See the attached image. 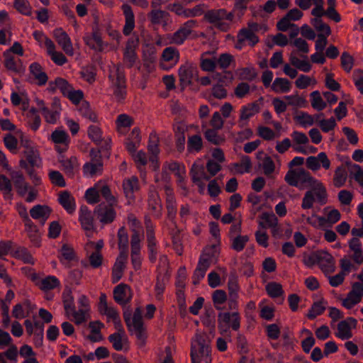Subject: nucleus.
I'll list each match as a JSON object with an SVG mask.
<instances>
[{"label": "nucleus", "mask_w": 363, "mask_h": 363, "mask_svg": "<svg viewBox=\"0 0 363 363\" xmlns=\"http://www.w3.org/2000/svg\"><path fill=\"white\" fill-rule=\"evenodd\" d=\"M53 36L57 44L61 47L63 51L68 55H74V48L70 38L62 28H58L53 30Z\"/></svg>", "instance_id": "14"}, {"label": "nucleus", "mask_w": 363, "mask_h": 363, "mask_svg": "<svg viewBox=\"0 0 363 363\" xmlns=\"http://www.w3.org/2000/svg\"><path fill=\"white\" fill-rule=\"evenodd\" d=\"M11 255H12V257L23 261L24 263H34V260L32 255L25 247H17L11 251Z\"/></svg>", "instance_id": "52"}, {"label": "nucleus", "mask_w": 363, "mask_h": 363, "mask_svg": "<svg viewBox=\"0 0 363 363\" xmlns=\"http://www.w3.org/2000/svg\"><path fill=\"white\" fill-rule=\"evenodd\" d=\"M171 173L174 174L177 178L181 177L186 174V169L183 164L178 162H166L162 167V173L155 177V182L157 183L158 186L164 189L166 194L167 208L169 213L174 215L176 213V200L173 189L169 184Z\"/></svg>", "instance_id": "1"}, {"label": "nucleus", "mask_w": 363, "mask_h": 363, "mask_svg": "<svg viewBox=\"0 0 363 363\" xmlns=\"http://www.w3.org/2000/svg\"><path fill=\"white\" fill-rule=\"evenodd\" d=\"M79 220L86 235L90 236L94 230V225L92 214L86 206H81Z\"/></svg>", "instance_id": "19"}, {"label": "nucleus", "mask_w": 363, "mask_h": 363, "mask_svg": "<svg viewBox=\"0 0 363 363\" xmlns=\"http://www.w3.org/2000/svg\"><path fill=\"white\" fill-rule=\"evenodd\" d=\"M209 342L204 333H197L191 341V356L192 363H211Z\"/></svg>", "instance_id": "3"}, {"label": "nucleus", "mask_w": 363, "mask_h": 363, "mask_svg": "<svg viewBox=\"0 0 363 363\" xmlns=\"http://www.w3.org/2000/svg\"><path fill=\"white\" fill-rule=\"evenodd\" d=\"M4 57V66L10 71L13 72H20L21 67L20 65L21 60L14 57L13 54L9 51H4L3 53Z\"/></svg>", "instance_id": "50"}, {"label": "nucleus", "mask_w": 363, "mask_h": 363, "mask_svg": "<svg viewBox=\"0 0 363 363\" xmlns=\"http://www.w3.org/2000/svg\"><path fill=\"white\" fill-rule=\"evenodd\" d=\"M138 45V41L135 38L130 39L125 45L123 52L124 63L129 67H133L138 60L135 50Z\"/></svg>", "instance_id": "18"}, {"label": "nucleus", "mask_w": 363, "mask_h": 363, "mask_svg": "<svg viewBox=\"0 0 363 363\" xmlns=\"http://www.w3.org/2000/svg\"><path fill=\"white\" fill-rule=\"evenodd\" d=\"M109 79L113 95L118 101L124 99L126 91L125 85V77L123 70L117 65H113L110 69Z\"/></svg>", "instance_id": "4"}, {"label": "nucleus", "mask_w": 363, "mask_h": 363, "mask_svg": "<svg viewBox=\"0 0 363 363\" xmlns=\"http://www.w3.org/2000/svg\"><path fill=\"white\" fill-rule=\"evenodd\" d=\"M116 328L117 329L118 332L111 335L108 339L109 341L112 343L113 348L116 350L120 351L125 347L127 344V337L125 335V331L122 329L121 324L120 327Z\"/></svg>", "instance_id": "31"}, {"label": "nucleus", "mask_w": 363, "mask_h": 363, "mask_svg": "<svg viewBox=\"0 0 363 363\" xmlns=\"http://www.w3.org/2000/svg\"><path fill=\"white\" fill-rule=\"evenodd\" d=\"M36 285L43 291H48L59 286L60 281L55 276H48L38 280Z\"/></svg>", "instance_id": "51"}, {"label": "nucleus", "mask_w": 363, "mask_h": 363, "mask_svg": "<svg viewBox=\"0 0 363 363\" xmlns=\"http://www.w3.org/2000/svg\"><path fill=\"white\" fill-rule=\"evenodd\" d=\"M91 333L89 339L92 342H100L103 337L101 333V329L104 327V324L100 321H92L89 324Z\"/></svg>", "instance_id": "55"}, {"label": "nucleus", "mask_w": 363, "mask_h": 363, "mask_svg": "<svg viewBox=\"0 0 363 363\" xmlns=\"http://www.w3.org/2000/svg\"><path fill=\"white\" fill-rule=\"evenodd\" d=\"M252 167V163L248 156H242L240 162L233 165L232 170L235 173L244 174L248 172Z\"/></svg>", "instance_id": "60"}, {"label": "nucleus", "mask_w": 363, "mask_h": 363, "mask_svg": "<svg viewBox=\"0 0 363 363\" xmlns=\"http://www.w3.org/2000/svg\"><path fill=\"white\" fill-rule=\"evenodd\" d=\"M128 258V253L120 252L113 267L112 279L113 283L118 282L122 277Z\"/></svg>", "instance_id": "29"}, {"label": "nucleus", "mask_w": 363, "mask_h": 363, "mask_svg": "<svg viewBox=\"0 0 363 363\" xmlns=\"http://www.w3.org/2000/svg\"><path fill=\"white\" fill-rule=\"evenodd\" d=\"M33 35L38 45L41 48H44L46 51L53 48L54 42L48 38L43 32L35 30L33 32Z\"/></svg>", "instance_id": "64"}, {"label": "nucleus", "mask_w": 363, "mask_h": 363, "mask_svg": "<svg viewBox=\"0 0 363 363\" xmlns=\"http://www.w3.org/2000/svg\"><path fill=\"white\" fill-rule=\"evenodd\" d=\"M50 213L51 209L50 207L45 205H36L30 211L31 217L43 223L49 218Z\"/></svg>", "instance_id": "35"}, {"label": "nucleus", "mask_w": 363, "mask_h": 363, "mask_svg": "<svg viewBox=\"0 0 363 363\" xmlns=\"http://www.w3.org/2000/svg\"><path fill=\"white\" fill-rule=\"evenodd\" d=\"M284 99L286 101L288 106H291L294 108H303L307 106L306 99L298 94L285 95Z\"/></svg>", "instance_id": "56"}, {"label": "nucleus", "mask_w": 363, "mask_h": 363, "mask_svg": "<svg viewBox=\"0 0 363 363\" xmlns=\"http://www.w3.org/2000/svg\"><path fill=\"white\" fill-rule=\"evenodd\" d=\"M124 318L129 330L135 334L138 340L144 341L145 335L143 331L142 312L140 308L135 309L133 315L125 313Z\"/></svg>", "instance_id": "7"}, {"label": "nucleus", "mask_w": 363, "mask_h": 363, "mask_svg": "<svg viewBox=\"0 0 363 363\" xmlns=\"http://www.w3.org/2000/svg\"><path fill=\"white\" fill-rule=\"evenodd\" d=\"M92 160L90 162L84 166V173L86 177H94L102 172V163L97 159V154L93 150L91 151Z\"/></svg>", "instance_id": "27"}, {"label": "nucleus", "mask_w": 363, "mask_h": 363, "mask_svg": "<svg viewBox=\"0 0 363 363\" xmlns=\"http://www.w3.org/2000/svg\"><path fill=\"white\" fill-rule=\"evenodd\" d=\"M113 298L118 303L126 304L132 298L130 288L127 284H120L113 290Z\"/></svg>", "instance_id": "24"}, {"label": "nucleus", "mask_w": 363, "mask_h": 363, "mask_svg": "<svg viewBox=\"0 0 363 363\" xmlns=\"http://www.w3.org/2000/svg\"><path fill=\"white\" fill-rule=\"evenodd\" d=\"M179 60V51L173 47H168L162 52L160 67L164 70H168L175 66Z\"/></svg>", "instance_id": "13"}, {"label": "nucleus", "mask_w": 363, "mask_h": 363, "mask_svg": "<svg viewBox=\"0 0 363 363\" xmlns=\"http://www.w3.org/2000/svg\"><path fill=\"white\" fill-rule=\"evenodd\" d=\"M48 139L54 145L55 150L60 154L68 149L70 143L69 136L62 127L55 128Z\"/></svg>", "instance_id": "9"}, {"label": "nucleus", "mask_w": 363, "mask_h": 363, "mask_svg": "<svg viewBox=\"0 0 363 363\" xmlns=\"http://www.w3.org/2000/svg\"><path fill=\"white\" fill-rule=\"evenodd\" d=\"M99 313L106 317L108 322H112L116 328L120 327L121 320L118 311L107 301L105 294H101L98 303Z\"/></svg>", "instance_id": "8"}, {"label": "nucleus", "mask_w": 363, "mask_h": 363, "mask_svg": "<svg viewBox=\"0 0 363 363\" xmlns=\"http://www.w3.org/2000/svg\"><path fill=\"white\" fill-rule=\"evenodd\" d=\"M255 239L257 244L264 248L269 246V236L264 229V223L259 222L258 230L255 232Z\"/></svg>", "instance_id": "59"}, {"label": "nucleus", "mask_w": 363, "mask_h": 363, "mask_svg": "<svg viewBox=\"0 0 363 363\" xmlns=\"http://www.w3.org/2000/svg\"><path fill=\"white\" fill-rule=\"evenodd\" d=\"M220 255V243L215 242L212 245L206 247L201 255L199 260H203L206 264L210 266L212 263L217 261Z\"/></svg>", "instance_id": "25"}, {"label": "nucleus", "mask_w": 363, "mask_h": 363, "mask_svg": "<svg viewBox=\"0 0 363 363\" xmlns=\"http://www.w3.org/2000/svg\"><path fill=\"white\" fill-rule=\"evenodd\" d=\"M257 157L260 160L259 166L266 176L270 177L278 172L273 160L269 156L264 155V152H258Z\"/></svg>", "instance_id": "23"}, {"label": "nucleus", "mask_w": 363, "mask_h": 363, "mask_svg": "<svg viewBox=\"0 0 363 363\" xmlns=\"http://www.w3.org/2000/svg\"><path fill=\"white\" fill-rule=\"evenodd\" d=\"M216 65V57L213 52H205L201 57V67L203 71H213Z\"/></svg>", "instance_id": "47"}, {"label": "nucleus", "mask_w": 363, "mask_h": 363, "mask_svg": "<svg viewBox=\"0 0 363 363\" xmlns=\"http://www.w3.org/2000/svg\"><path fill=\"white\" fill-rule=\"evenodd\" d=\"M123 188L125 197L129 200V203L134 198V193L139 189L138 179L136 177L126 178L123 182Z\"/></svg>", "instance_id": "32"}, {"label": "nucleus", "mask_w": 363, "mask_h": 363, "mask_svg": "<svg viewBox=\"0 0 363 363\" xmlns=\"http://www.w3.org/2000/svg\"><path fill=\"white\" fill-rule=\"evenodd\" d=\"M327 306L328 302L323 298H321L315 301L308 311L307 317L310 319L315 318V317L322 314L324 312Z\"/></svg>", "instance_id": "53"}, {"label": "nucleus", "mask_w": 363, "mask_h": 363, "mask_svg": "<svg viewBox=\"0 0 363 363\" xmlns=\"http://www.w3.org/2000/svg\"><path fill=\"white\" fill-rule=\"evenodd\" d=\"M295 3L303 10L308 9L313 4L314 8L311 11V14L313 16H323V0H295Z\"/></svg>", "instance_id": "21"}, {"label": "nucleus", "mask_w": 363, "mask_h": 363, "mask_svg": "<svg viewBox=\"0 0 363 363\" xmlns=\"http://www.w3.org/2000/svg\"><path fill=\"white\" fill-rule=\"evenodd\" d=\"M205 18L222 31H226L233 20V14L224 9L213 10L205 14Z\"/></svg>", "instance_id": "6"}, {"label": "nucleus", "mask_w": 363, "mask_h": 363, "mask_svg": "<svg viewBox=\"0 0 363 363\" xmlns=\"http://www.w3.org/2000/svg\"><path fill=\"white\" fill-rule=\"evenodd\" d=\"M122 10L125 16V23L123 27V33L128 35L135 28V16L130 6L124 4Z\"/></svg>", "instance_id": "38"}, {"label": "nucleus", "mask_w": 363, "mask_h": 363, "mask_svg": "<svg viewBox=\"0 0 363 363\" xmlns=\"http://www.w3.org/2000/svg\"><path fill=\"white\" fill-rule=\"evenodd\" d=\"M133 124V118L125 113L120 114L116 120V130L122 135L125 134Z\"/></svg>", "instance_id": "41"}, {"label": "nucleus", "mask_w": 363, "mask_h": 363, "mask_svg": "<svg viewBox=\"0 0 363 363\" xmlns=\"http://www.w3.org/2000/svg\"><path fill=\"white\" fill-rule=\"evenodd\" d=\"M228 276L227 269L224 267H218L208 275V285L211 288H216L222 285Z\"/></svg>", "instance_id": "20"}, {"label": "nucleus", "mask_w": 363, "mask_h": 363, "mask_svg": "<svg viewBox=\"0 0 363 363\" xmlns=\"http://www.w3.org/2000/svg\"><path fill=\"white\" fill-rule=\"evenodd\" d=\"M110 206L106 207L104 204H100L97 208V213L99 220L103 223H108L112 222L116 217V212L113 206L114 205L109 204Z\"/></svg>", "instance_id": "37"}, {"label": "nucleus", "mask_w": 363, "mask_h": 363, "mask_svg": "<svg viewBox=\"0 0 363 363\" xmlns=\"http://www.w3.org/2000/svg\"><path fill=\"white\" fill-rule=\"evenodd\" d=\"M321 17L322 16H314V18L311 20V23L315 29L320 33L319 34L329 36L331 33L330 28L322 21Z\"/></svg>", "instance_id": "61"}, {"label": "nucleus", "mask_w": 363, "mask_h": 363, "mask_svg": "<svg viewBox=\"0 0 363 363\" xmlns=\"http://www.w3.org/2000/svg\"><path fill=\"white\" fill-rule=\"evenodd\" d=\"M58 160L64 170L68 174H74L79 169V163L76 157L65 158L63 155H60Z\"/></svg>", "instance_id": "49"}, {"label": "nucleus", "mask_w": 363, "mask_h": 363, "mask_svg": "<svg viewBox=\"0 0 363 363\" xmlns=\"http://www.w3.org/2000/svg\"><path fill=\"white\" fill-rule=\"evenodd\" d=\"M349 247L352 252V259L358 264L363 263V249L358 238H352L348 242Z\"/></svg>", "instance_id": "36"}, {"label": "nucleus", "mask_w": 363, "mask_h": 363, "mask_svg": "<svg viewBox=\"0 0 363 363\" xmlns=\"http://www.w3.org/2000/svg\"><path fill=\"white\" fill-rule=\"evenodd\" d=\"M25 230L31 241L35 245L39 246L40 242V233L35 225L30 220L25 223Z\"/></svg>", "instance_id": "45"}, {"label": "nucleus", "mask_w": 363, "mask_h": 363, "mask_svg": "<svg viewBox=\"0 0 363 363\" xmlns=\"http://www.w3.org/2000/svg\"><path fill=\"white\" fill-rule=\"evenodd\" d=\"M306 167L312 171H317L320 167L328 169L330 167V161L327 155L321 152L316 156H310L306 159Z\"/></svg>", "instance_id": "15"}, {"label": "nucleus", "mask_w": 363, "mask_h": 363, "mask_svg": "<svg viewBox=\"0 0 363 363\" xmlns=\"http://www.w3.org/2000/svg\"><path fill=\"white\" fill-rule=\"evenodd\" d=\"M311 106L316 111H322L327 106V103L324 101L318 91H314L310 94Z\"/></svg>", "instance_id": "62"}, {"label": "nucleus", "mask_w": 363, "mask_h": 363, "mask_svg": "<svg viewBox=\"0 0 363 363\" xmlns=\"http://www.w3.org/2000/svg\"><path fill=\"white\" fill-rule=\"evenodd\" d=\"M71 85L62 78H57L48 84V90L50 92H55L59 90L64 96L68 93Z\"/></svg>", "instance_id": "46"}, {"label": "nucleus", "mask_w": 363, "mask_h": 363, "mask_svg": "<svg viewBox=\"0 0 363 363\" xmlns=\"http://www.w3.org/2000/svg\"><path fill=\"white\" fill-rule=\"evenodd\" d=\"M89 308H81L76 311L74 307L69 313H65V315L77 325H81L89 318Z\"/></svg>", "instance_id": "34"}, {"label": "nucleus", "mask_w": 363, "mask_h": 363, "mask_svg": "<svg viewBox=\"0 0 363 363\" xmlns=\"http://www.w3.org/2000/svg\"><path fill=\"white\" fill-rule=\"evenodd\" d=\"M18 133H22V131L17 129L13 133L6 134L4 138L6 147L12 153H16L18 151V144L20 142V138L18 135Z\"/></svg>", "instance_id": "43"}, {"label": "nucleus", "mask_w": 363, "mask_h": 363, "mask_svg": "<svg viewBox=\"0 0 363 363\" xmlns=\"http://www.w3.org/2000/svg\"><path fill=\"white\" fill-rule=\"evenodd\" d=\"M84 40L86 45L96 51H102L104 48V43L101 39V35L97 32H94L90 35H86Z\"/></svg>", "instance_id": "39"}, {"label": "nucleus", "mask_w": 363, "mask_h": 363, "mask_svg": "<svg viewBox=\"0 0 363 363\" xmlns=\"http://www.w3.org/2000/svg\"><path fill=\"white\" fill-rule=\"evenodd\" d=\"M317 84V80L315 77L301 74L295 81V86L299 89H305L308 87H313Z\"/></svg>", "instance_id": "54"}, {"label": "nucleus", "mask_w": 363, "mask_h": 363, "mask_svg": "<svg viewBox=\"0 0 363 363\" xmlns=\"http://www.w3.org/2000/svg\"><path fill=\"white\" fill-rule=\"evenodd\" d=\"M259 105L257 102L242 106L240 110V121L241 122H247L250 118L259 113Z\"/></svg>", "instance_id": "33"}, {"label": "nucleus", "mask_w": 363, "mask_h": 363, "mask_svg": "<svg viewBox=\"0 0 363 363\" xmlns=\"http://www.w3.org/2000/svg\"><path fill=\"white\" fill-rule=\"evenodd\" d=\"M315 258L324 273L329 274L335 271V262L331 255L325 252H320L316 254Z\"/></svg>", "instance_id": "22"}, {"label": "nucleus", "mask_w": 363, "mask_h": 363, "mask_svg": "<svg viewBox=\"0 0 363 363\" xmlns=\"http://www.w3.org/2000/svg\"><path fill=\"white\" fill-rule=\"evenodd\" d=\"M240 316L237 312L232 313L225 312L220 313L218 317V330L220 334L228 333V329L231 327L237 330L240 328Z\"/></svg>", "instance_id": "10"}, {"label": "nucleus", "mask_w": 363, "mask_h": 363, "mask_svg": "<svg viewBox=\"0 0 363 363\" xmlns=\"http://www.w3.org/2000/svg\"><path fill=\"white\" fill-rule=\"evenodd\" d=\"M240 43H247L249 45H254L258 42V38L252 30L242 29L238 35Z\"/></svg>", "instance_id": "63"}, {"label": "nucleus", "mask_w": 363, "mask_h": 363, "mask_svg": "<svg viewBox=\"0 0 363 363\" xmlns=\"http://www.w3.org/2000/svg\"><path fill=\"white\" fill-rule=\"evenodd\" d=\"M195 25L196 21L193 20L186 22L177 32L169 36L170 43L177 45L182 44L191 34Z\"/></svg>", "instance_id": "16"}, {"label": "nucleus", "mask_w": 363, "mask_h": 363, "mask_svg": "<svg viewBox=\"0 0 363 363\" xmlns=\"http://www.w3.org/2000/svg\"><path fill=\"white\" fill-rule=\"evenodd\" d=\"M291 136L293 140V146L295 151L304 155L316 152L317 148L309 145V139L304 133L293 131Z\"/></svg>", "instance_id": "11"}, {"label": "nucleus", "mask_w": 363, "mask_h": 363, "mask_svg": "<svg viewBox=\"0 0 363 363\" xmlns=\"http://www.w3.org/2000/svg\"><path fill=\"white\" fill-rule=\"evenodd\" d=\"M294 119L300 126L305 128L313 125L315 123L313 116L303 111L297 113Z\"/></svg>", "instance_id": "58"}, {"label": "nucleus", "mask_w": 363, "mask_h": 363, "mask_svg": "<svg viewBox=\"0 0 363 363\" xmlns=\"http://www.w3.org/2000/svg\"><path fill=\"white\" fill-rule=\"evenodd\" d=\"M286 182L291 186L304 189L311 187L315 191L317 199L324 203L326 201L327 193L323 183L311 177L308 172L303 169L289 170L285 175Z\"/></svg>", "instance_id": "2"}, {"label": "nucleus", "mask_w": 363, "mask_h": 363, "mask_svg": "<svg viewBox=\"0 0 363 363\" xmlns=\"http://www.w3.org/2000/svg\"><path fill=\"white\" fill-rule=\"evenodd\" d=\"M357 325V321L355 318L352 317L347 318L337 324L335 335L342 340H349L352 337V331L356 328Z\"/></svg>", "instance_id": "12"}, {"label": "nucleus", "mask_w": 363, "mask_h": 363, "mask_svg": "<svg viewBox=\"0 0 363 363\" xmlns=\"http://www.w3.org/2000/svg\"><path fill=\"white\" fill-rule=\"evenodd\" d=\"M101 195L111 205L116 204V199L110 189L102 182L97 183L94 187L86 190L85 196L88 203L94 204L99 201V195Z\"/></svg>", "instance_id": "5"}, {"label": "nucleus", "mask_w": 363, "mask_h": 363, "mask_svg": "<svg viewBox=\"0 0 363 363\" xmlns=\"http://www.w3.org/2000/svg\"><path fill=\"white\" fill-rule=\"evenodd\" d=\"M29 72L38 85L43 86L47 83L48 77L39 63H31L29 66Z\"/></svg>", "instance_id": "30"}, {"label": "nucleus", "mask_w": 363, "mask_h": 363, "mask_svg": "<svg viewBox=\"0 0 363 363\" xmlns=\"http://www.w3.org/2000/svg\"><path fill=\"white\" fill-rule=\"evenodd\" d=\"M271 89L277 94L289 93L291 89V83L283 77H277L271 84Z\"/></svg>", "instance_id": "40"}, {"label": "nucleus", "mask_w": 363, "mask_h": 363, "mask_svg": "<svg viewBox=\"0 0 363 363\" xmlns=\"http://www.w3.org/2000/svg\"><path fill=\"white\" fill-rule=\"evenodd\" d=\"M11 179L21 196H25L28 190V184L25 182L23 174L19 172H11Z\"/></svg>", "instance_id": "44"}, {"label": "nucleus", "mask_w": 363, "mask_h": 363, "mask_svg": "<svg viewBox=\"0 0 363 363\" xmlns=\"http://www.w3.org/2000/svg\"><path fill=\"white\" fill-rule=\"evenodd\" d=\"M60 260L66 267H69L72 263L76 260L73 248L67 245H64L60 250Z\"/></svg>", "instance_id": "42"}, {"label": "nucleus", "mask_w": 363, "mask_h": 363, "mask_svg": "<svg viewBox=\"0 0 363 363\" xmlns=\"http://www.w3.org/2000/svg\"><path fill=\"white\" fill-rule=\"evenodd\" d=\"M58 200L60 204L69 213H72L74 211V199L69 193L66 191L60 194Z\"/></svg>", "instance_id": "57"}, {"label": "nucleus", "mask_w": 363, "mask_h": 363, "mask_svg": "<svg viewBox=\"0 0 363 363\" xmlns=\"http://www.w3.org/2000/svg\"><path fill=\"white\" fill-rule=\"evenodd\" d=\"M196 72V67L194 64L186 62L182 65L178 69L179 81L183 86L191 84L192 79Z\"/></svg>", "instance_id": "17"}, {"label": "nucleus", "mask_w": 363, "mask_h": 363, "mask_svg": "<svg viewBox=\"0 0 363 363\" xmlns=\"http://www.w3.org/2000/svg\"><path fill=\"white\" fill-rule=\"evenodd\" d=\"M60 111L61 108L58 101H55L53 108H47L42 113V114L47 123L55 124L60 118Z\"/></svg>", "instance_id": "48"}, {"label": "nucleus", "mask_w": 363, "mask_h": 363, "mask_svg": "<svg viewBox=\"0 0 363 363\" xmlns=\"http://www.w3.org/2000/svg\"><path fill=\"white\" fill-rule=\"evenodd\" d=\"M203 171V165L197 162H195L191 169L192 180L199 186V191L201 194H203L206 191L205 184L201 182V179H208Z\"/></svg>", "instance_id": "26"}, {"label": "nucleus", "mask_w": 363, "mask_h": 363, "mask_svg": "<svg viewBox=\"0 0 363 363\" xmlns=\"http://www.w3.org/2000/svg\"><path fill=\"white\" fill-rule=\"evenodd\" d=\"M158 137L156 134L152 133L150 135L149 144H148V151L152 154V156L150 157V166L154 170H157L159 168V164L157 160V155L160 152V150L158 147Z\"/></svg>", "instance_id": "28"}]
</instances>
